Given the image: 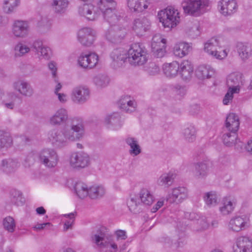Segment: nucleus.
Returning a JSON list of instances; mask_svg holds the SVG:
<instances>
[{
    "label": "nucleus",
    "mask_w": 252,
    "mask_h": 252,
    "mask_svg": "<svg viewBox=\"0 0 252 252\" xmlns=\"http://www.w3.org/2000/svg\"><path fill=\"white\" fill-rule=\"evenodd\" d=\"M208 0H184L182 6L185 13L198 16L202 14L203 9L208 6Z\"/></svg>",
    "instance_id": "obj_6"
},
{
    "label": "nucleus",
    "mask_w": 252,
    "mask_h": 252,
    "mask_svg": "<svg viewBox=\"0 0 252 252\" xmlns=\"http://www.w3.org/2000/svg\"><path fill=\"white\" fill-rule=\"evenodd\" d=\"M93 82L95 86L99 88H103L108 85L110 82V79L106 74H98L94 77Z\"/></svg>",
    "instance_id": "obj_42"
},
{
    "label": "nucleus",
    "mask_w": 252,
    "mask_h": 252,
    "mask_svg": "<svg viewBox=\"0 0 252 252\" xmlns=\"http://www.w3.org/2000/svg\"><path fill=\"white\" fill-rule=\"evenodd\" d=\"M127 60L133 65H142L148 60V54L146 49L139 43L131 45L127 51Z\"/></svg>",
    "instance_id": "obj_4"
},
{
    "label": "nucleus",
    "mask_w": 252,
    "mask_h": 252,
    "mask_svg": "<svg viewBox=\"0 0 252 252\" xmlns=\"http://www.w3.org/2000/svg\"><path fill=\"white\" fill-rule=\"evenodd\" d=\"M204 200L206 204L209 206L216 205L217 203V196L215 192L209 191L205 193Z\"/></svg>",
    "instance_id": "obj_53"
},
{
    "label": "nucleus",
    "mask_w": 252,
    "mask_h": 252,
    "mask_svg": "<svg viewBox=\"0 0 252 252\" xmlns=\"http://www.w3.org/2000/svg\"><path fill=\"white\" fill-rule=\"evenodd\" d=\"M68 118L67 111L63 108L57 110L50 117V124L54 126H60L66 122Z\"/></svg>",
    "instance_id": "obj_20"
},
{
    "label": "nucleus",
    "mask_w": 252,
    "mask_h": 252,
    "mask_svg": "<svg viewBox=\"0 0 252 252\" xmlns=\"http://www.w3.org/2000/svg\"><path fill=\"white\" fill-rule=\"evenodd\" d=\"M237 52L243 60H247L250 55L251 49L242 42H238L236 46Z\"/></svg>",
    "instance_id": "obj_48"
},
{
    "label": "nucleus",
    "mask_w": 252,
    "mask_h": 252,
    "mask_svg": "<svg viewBox=\"0 0 252 252\" xmlns=\"http://www.w3.org/2000/svg\"><path fill=\"white\" fill-rule=\"evenodd\" d=\"M68 4V0H53L52 3V7L56 13H64Z\"/></svg>",
    "instance_id": "obj_47"
},
{
    "label": "nucleus",
    "mask_w": 252,
    "mask_h": 252,
    "mask_svg": "<svg viewBox=\"0 0 252 252\" xmlns=\"http://www.w3.org/2000/svg\"><path fill=\"white\" fill-rule=\"evenodd\" d=\"M247 222L243 218L237 216L232 218L229 222L228 228L234 232H239L245 229Z\"/></svg>",
    "instance_id": "obj_28"
},
{
    "label": "nucleus",
    "mask_w": 252,
    "mask_h": 252,
    "mask_svg": "<svg viewBox=\"0 0 252 252\" xmlns=\"http://www.w3.org/2000/svg\"><path fill=\"white\" fill-rule=\"evenodd\" d=\"M245 82L243 74L239 72H233L227 78V85L228 88L236 93L239 92L240 87L243 86Z\"/></svg>",
    "instance_id": "obj_13"
},
{
    "label": "nucleus",
    "mask_w": 252,
    "mask_h": 252,
    "mask_svg": "<svg viewBox=\"0 0 252 252\" xmlns=\"http://www.w3.org/2000/svg\"><path fill=\"white\" fill-rule=\"evenodd\" d=\"M70 166L75 169L80 170L88 167L91 163L89 155L83 152H74L69 158Z\"/></svg>",
    "instance_id": "obj_8"
},
{
    "label": "nucleus",
    "mask_w": 252,
    "mask_h": 252,
    "mask_svg": "<svg viewBox=\"0 0 252 252\" xmlns=\"http://www.w3.org/2000/svg\"><path fill=\"white\" fill-rule=\"evenodd\" d=\"M98 56L94 53L84 54L82 53L78 59L79 65L84 68H92L98 62Z\"/></svg>",
    "instance_id": "obj_17"
},
{
    "label": "nucleus",
    "mask_w": 252,
    "mask_h": 252,
    "mask_svg": "<svg viewBox=\"0 0 252 252\" xmlns=\"http://www.w3.org/2000/svg\"><path fill=\"white\" fill-rule=\"evenodd\" d=\"M52 224L50 222H45L43 223H38L35 225L33 228L35 230H42L46 226H51Z\"/></svg>",
    "instance_id": "obj_62"
},
{
    "label": "nucleus",
    "mask_w": 252,
    "mask_h": 252,
    "mask_svg": "<svg viewBox=\"0 0 252 252\" xmlns=\"http://www.w3.org/2000/svg\"><path fill=\"white\" fill-rule=\"evenodd\" d=\"M105 193V189L102 186L94 185L89 188L88 196L93 199L102 197Z\"/></svg>",
    "instance_id": "obj_40"
},
{
    "label": "nucleus",
    "mask_w": 252,
    "mask_h": 252,
    "mask_svg": "<svg viewBox=\"0 0 252 252\" xmlns=\"http://www.w3.org/2000/svg\"><path fill=\"white\" fill-rule=\"evenodd\" d=\"M78 12L80 15L85 17L89 20H94L97 17L94 6L92 2L84 3L79 6Z\"/></svg>",
    "instance_id": "obj_24"
},
{
    "label": "nucleus",
    "mask_w": 252,
    "mask_h": 252,
    "mask_svg": "<svg viewBox=\"0 0 252 252\" xmlns=\"http://www.w3.org/2000/svg\"><path fill=\"white\" fill-rule=\"evenodd\" d=\"M194 175L196 178L203 179L207 175L208 166L205 162L196 163L194 164Z\"/></svg>",
    "instance_id": "obj_34"
},
{
    "label": "nucleus",
    "mask_w": 252,
    "mask_h": 252,
    "mask_svg": "<svg viewBox=\"0 0 252 252\" xmlns=\"http://www.w3.org/2000/svg\"><path fill=\"white\" fill-rule=\"evenodd\" d=\"M36 155L35 153L31 152L29 153L25 158L23 165L26 168H29L33 165L35 162Z\"/></svg>",
    "instance_id": "obj_56"
},
{
    "label": "nucleus",
    "mask_w": 252,
    "mask_h": 252,
    "mask_svg": "<svg viewBox=\"0 0 252 252\" xmlns=\"http://www.w3.org/2000/svg\"><path fill=\"white\" fill-rule=\"evenodd\" d=\"M10 203L16 206H22L25 202V199L21 191L12 189L10 192Z\"/></svg>",
    "instance_id": "obj_38"
},
{
    "label": "nucleus",
    "mask_w": 252,
    "mask_h": 252,
    "mask_svg": "<svg viewBox=\"0 0 252 252\" xmlns=\"http://www.w3.org/2000/svg\"><path fill=\"white\" fill-rule=\"evenodd\" d=\"M252 242L247 236L238 237L236 241V245L234 247V252H252Z\"/></svg>",
    "instance_id": "obj_19"
},
{
    "label": "nucleus",
    "mask_w": 252,
    "mask_h": 252,
    "mask_svg": "<svg viewBox=\"0 0 252 252\" xmlns=\"http://www.w3.org/2000/svg\"><path fill=\"white\" fill-rule=\"evenodd\" d=\"M180 68L179 63L176 62H173L170 63L163 65V70L165 75L169 77H173L177 75Z\"/></svg>",
    "instance_id": "obj_35"
},
{
    "label": "nucleus",
    "mask_w": 252,
    "mask_h": 252,
    "mask_svg": "<svg viewBox=\"0 0 252 252\" xmlns=\"http://www.w3.org/2000/svg\"><path fill=\"white\" fill-rule=\"evenodd\" d=\"M185 139L189 142H192L196 139V129L194 126H189L183 131Z\"/></svg>",
    "instance_id": "obj_50"
},
{
    "label": "nucleus",
    "mask_w": 252,
    "mask_h": 252,
    "mask_svg": "<svg viewBox=\"0 0 252 252\" xmlns=\"http://www.w3.org/2000/svg\"><path fill=\"white\" fill-rule=\"evenodd\" d=\"M85 133L82 120L74 118L70 124L65 125L61 129L54 128L48 133V139L53 146L61 148L67 145L68 142H73L81 139Z\"/></svg>",
    "instance_id": "obj_1"
},
{
    "label": "nucleus",
    "mask_w": 252,
    "mask_h": 252,
    "mask_svg": "<svg viewBox=\"0 0 252 252\" xmlns=\"http://www.w3.org/2000/svg\"><path fill=\"white\" fill-rule=\"evenodd\" d=\"M38 158L40 163L48 168L56 167L59 160L57 152L51 148L41 150L38 154Z\"/></svg>",
    "instance_id": "obj_7"
},
{
    "label": "nucleus",
    "mask_w": 252,
    "mask_h": 252,
    "mask_svg": "<svg viewBox=\"0 0 252 252\" xmlns=\"http://www.w3.org/2000/svg\"><path fill=\"white\" fill-rule=\"evenodd\" d=\"M18 95L13 92H7L6 98L2 101V105L6 108L13 109L15 105V100Z\"/></svg>",
    "instance_id": "obj_45"
},
{
    "label": "nucleus",
    "mask_w": 252,
    "mask_h": 252,
    "mask_svg": "<svg viewBox=\"0 0 252 252\" xmlns=\"http://www.w3.org/2000/svg\"><path fill=\"white\" fill-rule=\"evenodd\" d=\"M237 93L236 92L232 91V89L229 88L227 93L225 94L223 99V103L224 105H227L229 101H231L233 97V94Z\"/></svg>",
    "instance_id": "obj_60"
},
{
    "label": "nucleus",
    "mask_w": 252,
    "mask_h": 252,
    "mask_svg": "<svg viewBox=\"0 0 252 252\" xmlns=\"http://www.w3.org/2000/svg\"><path fill=\"white\" fill-rule=\"evenodd\" d=\"M127 51L122 48L114 49L110 54L111 66L116 69L123 65L127 59Z\"/></svg>",
    "instance_id": "obj_12"
},
{
    "label": "nucleus",
    "mask_w": 252,
    "mask_h": 252,
    "mask_svg": "<svg viewBox=\"0 0 252 252\" xmlns=\"http://www.w3.org/2000/svg\"><path fill=\"white\" fill-rule=\"evenodd\" d=\"M161 43H166V39L162 38L159 34H157L153 36L151 43V46L160 44Z\"/></svg>",
    "instance_id": "obj_58"
},
{
    "label": "nucleus",
    "mask_w": 252,
    "mask_h": 252,
    "mask_svg": "<svg viewBox=\"0 0 252 252\" xmlns=\"http://www.w3.org/2000/svg\"><path fill=\"white\" fill-rule=\"evenodd\" d=\"M12 88L23 96L31 97L33 94V89L31 84L23 80H18L12 83Z\"/></svg>",
    "instance_id": "obj_18"
},
{
    "label": "nucleus",
    "mask_w": 252,
    "mask_h": 252,
    "mask_svg": "<svg viewBox=\"0 0 252 252\" xmlns=\"http://www.w3.org/2000/svg\"><path fill=\"white\" fill-rule=\"evenodd\" d=\"M126 33V30L124 28L113 25L106 31L105 37L110 42L118 44L122 41L125 36Z\"/></svg>",
    "instance_id": "obj_10"
},
{
    "label": "nucleus",
    "mask_w": 252,
    "mask_h": 252,
    "mask_svg": "<svg viewBox=\"0 0 252 252\" xmlns=\"http://www.w3.org/2000/svg\"><path fill=\"white\" fill-rule=\"evenodd\" d=\"M32 46L38 56H42L45 59H48L50 57L52 54L50 49L44 45L41 41H35Z\"/></svg>",
    "instance_id": "obj_32"
},
{
    "label": "nucleus",
    "mask_w": 252,
    "mask_h": 252,
    "mask_svg": "<svg viewBox=\"0 0 252 252\" xmlns=\"http://www.w3.org/2000/svg\"><path fill=\"white\" fill-rule=\"evenodd\" d=\"M74 189L77 196L81 199L87 197L89 191V189L88 188L87 186L81 182H78L75 184Z\"/></svg>",
    "instance_id": "obj_44"
},
{
    "label": "nucleus",
    "mask_w": 252,
    "mask_h": 252,
    "mask_svg": "<svg viewBox=\"0 0 252 252\" xmlns=\"http://www.w3.org/2000/svg\"><path fill=\"white\" fill-rule=\"evenodd\" d=\"M126 143L129 146V153L133 156H136L141 153V150L136 139L133 137L126 139Z\"/></svg>",
    "instance_id": "obj_41"
},
{
    "label": "nucleus",
    "mask_w": 252,
    "mask_h": 252,
    "mask_svg": "<svg viewBox=\"0 0 252 252\" xmlns=\"http://www.w3.org/2000/svg\"><path fill=\"white\" fill-rule=\"evenodd\" d=\"M104 123L108 128L113 130L120 129L123 124L120 114L119 113H113L106 116L104 120Z\"/></svg>",
    "instance_id": "obj_22"
},
{
    "label": "nucleus",
    "mask_w": 252,
    "mask_h": 252,
    "mask_svg": "<svg viewBox=\"0 0 252 252\" xmlns=\"http://www.w3.org/2000/svg\"><path fill=\"white\" fill-rule=\"evenodd\" d=\"M150 27V23L145 17L137 18L133 21L132 29L137 35H142L149 30Z\"/></svg>",
    "instance_id": "obj_21"
},
{
    "label": "nucleus",
    "mask_w": 252,
    "mask_h": 252,
    "mask_svg": "<svg viewBox=\"0 0 252 252\" xmlns=\"http://www.w3.org/2000/svg\"><path fill=\"white\" fill-rule=\"evenodd\" d=\"M13 139L11 134L5 130H0V150L8 148L12 146Z\"/></svg>",
    "instance_id": "obj_37"
},
{
    "label": "nucleus",
    "mask_w": 252,
    "mask_h": 252,
    "mask_svg": "<svg viewBox=\"0 0 252 252\" xmlns=\"http://www.w3.org/2000/svg\"><path fill=\"white\" fill-rule=\"evenodd\" d=\"M148 71L151 75H155L159 71V67L154 63H151L149 64Z\"/></svg>",
    "instance_id": "obj_59"
},
{
    "label": "nucleus",
    "mask_w": 252,
    "mask_h": 252,
    "mask_svg": "<svg viewBox=\"0 0 252 252\" xmlns=\"http://www.w3.org/2000/svg\"><path fill=\"white\" fill-rule=\"evenodd\" d=\"M176 175L172 172L163 173L158 179L157 183L158 186L168 188L173 184Z\"/></svg>",
    "instance_id": "obj_33"
},
{
    "label": "nucleus",
    "mask_w": 252,
    "mask_h": 252,
    "mask_svg": "<svg viewBox=\"0 0 252 252\" xmlns=\"http://www.w3.org/2000/svg\"><path fill=\"white\" fill-rule=\"evenodd\" d=\"M191 49L189 43L186 42L179 43L176 44L174 48V54L178 57L182 58L187 55Z\"/></svg>",
    "instance_id": "obj_39"
},
{
    "label": "nucleus",
    "mask_w": 252,
    "mask_h": 252,
    "mask_svg": "<svg viewBox=\"0 0 252 252\" xmlns=\"http://www.w3.org/2000/svg\"><path fill=\"white\" fill-rule=\"evenodd\" d=\"M58 95L59 101L62 103H64L67 101V96L64 94L58 93L56 94Z\"/></svg>",
    "instance_id": "obj_64"
},
{
    "label": "nucleus",
    "mask_w": 252,
    "mask_h": 252,
    "mask_svg": "<svg viewBox=\"0 0 252 252\" xmlns=\"http://www.w3.org/2000/svg\"><path fill=\"white\" fill-rule=\"evenodd\" d=\"M180 73L185 81L189 80L192 76L193 67L192 63L188 60H185L180 65Z\"/></svg>",
    "instance_id": "obj_29"
},
{
    "label": "nucleus",
    "mask_w": 252,
    "mask_h": 252,
    "mask_svg": "<svg viewBox=\"0 0 252 252\" xmlns=\"http://www.w3.org/2000/svg\"><path fill=\"white\" fill-rule=\"evenodd\" d=\"M92 240L101 249L102 252H118L119 249L125 250L126 247L125 240L127 238L126 232L118 230L112 236L102 229H98L92 237Z\"/></svg>",
    "instance_id": "obj_2"
},
{
    "label": "nucleus",
    "mask_w": 252,
    "mask_h": 252,
    "mask_svg": "<svg viewBox=\"0 0 252 252\" xmlns=\"http://www.w3.org/2000/svg\"><path fill=\"white\" fill-rule=\"evenodd\" d=\"M179 12L177 9L172 6H168L158 13V17L160 22L164 28L169 29L176 26L180 22Z\"/></svg>",
    "instance_id": "obj_5"
},
{
    "label": "nucleus",
    "mask_w": 252,
    "mask_h": 252,
    "mask_svg": "<svg viewBox=\"0 0 252 252\" xmlns=\"http://www.w3.org/2000/svg\"><path fill=\"white\" fill-rule=\"evenodd\" d=\"M96 37V32L94 29L85 27L78 32V40L83 45L90 46L92 45Z\"/></svg>",
    "instance_id": "obj_11"
},
{
    "label": "nucleus",
    "mask_w": 252,
    "mask_h": 252,
    "mask_svg": "<svg viewBox=\"0 0 252 252\" xmlns=\"http://www.w3.org/2000/svg\"><path fill=\"white\" fill-rule=\"evenodd\" d=\"M127 5L131 11L141 12L148 7L149 2L147 0H127Z\"/></svg>",
    "instance_id": "obj_26"
},
{
    "label": "nucleus",
    "mask_w": 252,
    "mask_h": 252,
    "mask_svg": "<svg viewBox=\"0 0 252 252\" xmlns=\"http://www.w3.org/2000/svg\"><path fill=\"white\" fill-rule=\"evenodd\" d=\"M20 166V163L17 159L5 158L0 162V170L7 175H10L14 173Z\"/></svg>",
    "instance_id": "obj_16"
},
{
    "label": "nucleus",
    "mask_w": 252,
    "mask_h": 252,
    "mask_svg": "<svg viewBox=\"0 0 252 252\" xmlns=\"http://www.w3.org/2000/svg\"><path fill=\"white\" fill-rule=\"evenodd\" d=\"M195 74L197 78L203 80L211 77L214 74V71L209 66L201 65L196 69Z\"/></svg>",
    "instance_id": "obj_36"
},
{
    "label": "nucleus",
    "mask_w": 252,
    "mask_h": 252,
    "mask_svg": "<svg viewBox=\"0 0 252 252\" xmlns=\"http://www.w3.org/2000/svg\"><path fill=\"white\" fill-rule=\"evenodd\" d=\"M71 97L74 102L83 104L89 99L90 91L85 86H79L76 87L72 90Z\"/></svg>",
    "instance_id": "obj_15"
},
{
    "label": "nucleus",
    "mask_w": 252,
    "mask_h": 252,
    "mask_svg": "<svg viewBox=\"0 0 252 252\" xmlns=\"http://www.w3.org/2000/svg\"><path fill=\"white\" fill-rule=\"evenodd\" d=\"M19 0H4L3 9L6 13L12 12L18 5Z\"/></svg>",
    "instance_id": "obj_54"
},
{
    "label": "nucleus",
    "mask_w": 252,
    "mask_h": 252,
    "mask_svg": "<svg viewBox=\"0 0 252 252\" xmlns=\"http://www.w3.org/2000/svg\"><path fill=\"white\" fill-rule=\"evenodd\" d=\"M165 44L161 43L157 45L151 46L153 56L157 58L162 57L165 53Z\"/></svg>",
    "instance_id": "obj_52"
},
{
    "label": "nucleus",
    "mask_w": 252,
    "mask_h": 252,
    "mask_svg": "<svg viewBox=\"0 0 252 252\" xmlns=\"http://www.w3.org/2000/svg\"><path fill=\"white\" fill-rule=\"evenodd\" d=\"M237 134L236 132H228L222 135V140L224 144L228 147L233 146L237 142Z\"/></svg>",
    "instance_id": "obj_46"
},
{
    "label": "nucleus",
    "mask_w": 252,
    "mask_h": 252,
    "mask_svg": "<svg viewBox=\"0 0 252 252\" xmlns=\"http://www.w3.org/2000/svg\"><path fill=\"white\" fill-rule=\"evenodd\" d=\"M222 205L220 207V211L223 215L231 213L236 205V200L234 198L225 197L222 201Z\"/></svg>",
    "instance_id": "obj_31"
},
{
    "label": "nucleus",
    "mask_w": 252,
    "mask_h": 252,
    "mask_svg": "<svg viewBox=\"0 0 252 252\" xmlns=\"http://www.w3.org/2000/svg\"><path fill=\"white\" fill-rule=\"evenodd\" d=\"M172 90L177 94L184 96L186 93V88L184 86L179 84H175L172 86Z\"/></svg>",
    "instance_id": "obj_57"
},
{
    "label": "nucleus",
    "mask_w": 252,
    "mask_h": 252,
    "mask_svg": "<svg viewBox=\"0 0 252 252\" xmlns=\"http://www.w3.org/2000/svg\"><path fill=\"white\" fill-rule=\"evenodd\" d=\"M2 224L5 230L9 233L14 232L16 228V223L14 219L10 217H5L2 221Z\"/></svg>",
    "instance_id": "obj_51"
},
{
    "label": "nucleus",
    "mask_w": 252,
    "mask_h": 252,
    "mask_svg": "<svg viewBox=\"0 0 252 252\" xmlns=\"http://www.w3.org/2000/svg\"><path fill=\"white\" fill-rule=\"evenodd\" d=\"M29 26L27 22L22 21H16L13 27V33L17 37H23L27 35Z\"/></svg>",
    "instance_id": "obj_30"
},
{
    "label": "nucleus",
    "mask_w": 252,
    "mask_h": 252,
    "mask_svg": "<svg viewBox=\"0 0 252 252\" xmlns=\"http://www.w3.org/2000/svg\"><path fill=\"white\" fill-rule=\"evenodd\" d=\"M97 5L104 19L110 24H114L121 18L116 14L117 2L115 0H98Z\"/></svg>",
    "instance_id": "obj_3"
},
{
    "label": "nucleus",
    "mask_w": 252,
    "mask_h": 252,
    "mask_svg": "<svg viewBox=\"0 0 252 252\" xmlns=\"http://www.w3.org/2000/svg\"><path fill=\"white\" fill-rule=\"evenodd\" d=\"M30 51V48L26 45L19 42L17 44L14 48V54L15 58L21 57L24 56Z\"/></svg>",
    "instance_id": "obj_49"
},
{
    "label": "nucleus",
    "mask_w": 252,
    "mask_h": 252,
    "mask_svg": "<svg viewBox=\"0 0 252 252\" xmlns=\"http://www.w3.org/2000/svg\"><path fill=\"white\" fill-rule=\"evenodd\" d=\"M225 125L228 131L237 132L240 125L238 116L234 113H230L226 117Z\"/></svg>",
    "instance_id": "obj_27"
},
{
    "label": "nucleus",
    "mask_w": 252,
    "mask_h": 252,
    "mask_svg": "<svg viewBox=\"0 0 252 252\" xmlns=\"http://www.w3.org/2000/svg\"><path fill=\"white\" fill-rule=\"evenodd\" d=\"M74 219L70 220H66L64 222L63 225V230L64 231H67L69 229H71L72 228V226L74 223Z\"/></svg>",
    "instance_id": "obj_63"
},
{
    "label": "nucleus",
    "mask_w": 252,
    "mask_h": 252,
    "mask_svg": "<svg viewBox=\"0 0 252 252\" xmlns=\"http://www.w3.org/2000/svg\"><path fill=\"white\" fill-rule=\"evenodd\" d=\"M119 103L121 109L129 113L135 111L137 106L135 100L129 95L122 97Z\"/></svg>",
    "instance_id": "obj_25"
},
{
    "label": "nucleus",
    "mask_w": 252,
    "mask_h": 252,
    "mask_svg": "<svg viewBox=\"0 0 252 252\" xmlns=\"http://www.w3.org/2000/svg\"><path fill=\"white\" fill-rule=\"evenodd\" d=\"M48 67L49 69L51 71L53 77L55 78L57 70L56 63L54 61H51L48 63Z\"/></svg>",
    "instance_id": "obj_61"
},
{
    "label": "nucleus",
    "mask_w": 252,
    "mask_h": 252,
    "mask_svg": "<svg viewBox=\"0 0 252 252\" xmlns=\"http://www.w3.org/2000/svg\"><path fill=\"white\" fill-rule=\"evenodd\" d=\"M139 200L141 203L146 205H151L154 200V197L150 190L147 189H142L139 192Z\"/></svg>",
    "instance_id": "obj_43"
},
{
    "label": "nucleus",
    "mask_w": 252,
    "mask_h": 252,
    "mask_svg": "<svg viewBox=\"0 0 252 252\" xmlns=\"http://www.w3.org/2000/svg\"><path fill=\"white\" fill-rule=\"evenodd\" d=\"M220 12L224 15H230L237 9V4L235 0H221L219 2Z\"/></svg>",
    "instance_id": "obj_23"
},
{
    "label": "nucleus",
    "mask_w": 252,
    "mask_h": 252,
    "mask_svg": "<svg viewBox=\"0 0 252 252\" xmlns=\"http://www.w3.org/2000/svg\"><path fill=\"white\" fill-rule=\"evenodd\" d=\"M188 197V191L185 187H178L172 189V192L167 196V201L170 203H180Z\"/></svg>",
    "instance_id": "obj_14"
},
{
    "label": "nucleus",
    "mask_w": 252,
    "mask_h": 252,
    "mask_svg": "<svg viewBox=\"0 0 252 252\" xmlns=\"http://www.w3.org/2000/svg\"><path fill=\"white\" fill-rule=\"evenodd\" d=\"M220 48L219 41L218 38L213 37L204 44V50L205 52L213 57L219 60H221L227 56L225 50L222 53L219 52L218 49Z\"/></svg>",
    "instance_id": "obj_9"
},
{
    "label": "nucleus",
    "mask_w": 252,
    "mask_h": 252,
    "mask_svg": "<svg viewBox=\"0 0 252 252\" xmlns=\"http://www.w3.org/2000/svg\"><path fill=\"white\" fill-rule=\"evenodd\" d=\"M127 203L129 210L131 212L136 213L137 212L136 211V208L137 206L140 204L141 202H140L139 197L135 196L131 197L130 199L127 201Z\"/></svg>",
    "instance_id": "obj_55"
}]
</instances>
